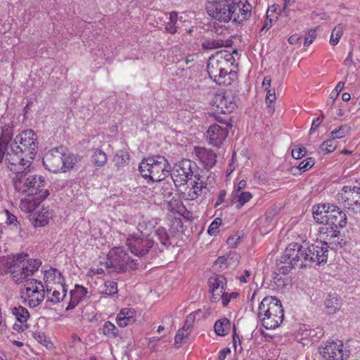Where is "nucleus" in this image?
<instances>
[{
	"instance_id": "nucleus-1",
	"label": "nucleus",
	"mask_w": 360,
	"mask_h": 360,
	"mask_svg": "<svg viewBox=\"0 0 360 360\" xmlns=\"http://www.w3.org/2000/svg\"><path fill=\"white\" fill-rule=\"evenodd\" d=\"M37 135L32 129H26L19 134L7 146L6 162H25L31 165L37 153Z\"/></svg>"
},
{
	"instance_id": "nucleus-2",
	"label": "nucleus",
	"mask_w": 360,
	"mask_h": 360,
	"mask_svg": "<svg viewBox=\"0 0 360 360\" xmlns=\"http://www.w3.org/2000/svg\"><path fill=\"white\" fill-rule=\"evenodd\" d=\"M6 162L8 168L13 173L11 176L13 187L15 192L21 195L37 194L44 188L46 181L41 175L29 174L31 165H25V162Z\"/></svg>"
},
{
	"instance_id": "nucleus-3",
	"label": "nucleus",
	"mask_w": 360,
	"mask_h": 360,
	"mask_svg": "<svg viewBox=\"0 0 360 360\" xmlns=\"http://www.w3.org/2000/svg\"><path fill=\"white\" fill-rule=\"evenodd\" d=\"M295 250L297 253L294 257V266L300 269L309 266L313 263H326L328 259V248L310 245L307 241L306 233L297 234L294 241V251Z\"/></svg>"
},
{
	"instance_id": "nucleus-4",
	"label": "nucleus",
	"mask_w": 360,
	"mask_h": 360,
	"mask_svg": "<svg viewBox=\"0 0 360 360\" xmlns=\"http://www.w3.org/2000/svg\"><path fill=\"white\" fill-rule=\"evenodd\" d=\"M233 53H237V51L234 50L231 52L229 50L223 49L217 51L209 58L207 65V73L210 79L219 85L231 84L229 69L235 63Z\"/></svg>"
},
{
	"instance_id": "nucleus-5",
	"label": "nucleus",
	"mask_w": 360,
	"mask_h": 360,
	"mask_svg": "<svg viewBox=\"0 0 360 360\" xmlns=\"http://www.w3.org/2000/svg\"><path fill=\"white\" fill-rule=\"evenodd\" d=\"M257 316L266 329H276L284 319L281 302L276 297H265L259 304Z\"/></svg>"
},
{
	"instance_id": "nucleus-6",
	"label": "nucleus",
	"mask_w": 360,
	"mask_h": 360,
	"mask_svg": "<svg viewBox=\"0 0 360 360\" xmlns=\"http://www.w3.org/2000/svg\"><path fill=\"white\" fill-rule=\"evenodd\" d=\"M169 162L163 156L143 160L139 166L141 176L153 181H160L165 179L169 174Z\"/></svg>"
},
{
	"instance_id": "nucleus-7",
	"label": "nucleus",
	"mask_w": 360,
	"mask_h": 360,
	"mask_svg": "<svg viewBox=\"0 0 360 360\" xmlns=\"http://www.w3.org/2000/svg\"><path fill=\"white\" fill-rule=\"evenodd\" d=\"M105 265L117 273L136 269L138 266L136 260L131 259L123 247H115L108 252Z\"/></svg>"
},
{
	"instance_id": "nucleus-8",
	"label": "nucleus",
	"mask_w": 360,
	"mask_h": 360,
	"mask_svg": "<svg viewBox=\"0 0 360 360\" xmlns=\"http://www.w3.org/2000/svg\"><path fill=\"white\" fill-rule=\"evenodd\" d=\"M197 164L189 160L184 159L176 166L172 174L173 181L176 187L184 186L188 181L193 180L198 174Z\"/></svg>"
},
{
	"instance_id": "nucleus-9",
	"label": "nucleus",
	"mask_w": 360,
	"mask_h": 360,
	"mask_svg": "<svg viewBox=\"0 0 360 360\" xmlns=\"http://www.w3.org/2000/svg\"><path fill=\"white\" fill-rule=\"evenodd\" d=\"M344 207L353 213H360V186H345L337 195Z\"/></svg>"
},
{
	"instance_id": "nucleus-10",
	"label": "nucleus",
	"mask_w": 360,
	"mask_h": 360,
	"mask_svg": "<svg viewBox=\"0 0 360 360\" xmlns=\"http://www.w3.org/2000/svg\"><path fill=\"white\" fill-rule=\"evenodd\" d=\"M25 302L30 307L39 305L45 297V287L41 281L36 279L27 280L24 285Z\"/></svg>"
},
{
	"instance_id": "nucleus-11",
	"label": "nucleus",
	"mask_w": 360,
	"mask_h": 360,
	"mask_svg": "<svg viewBox=\"0 0 360 360\" xmlns=\"http://www.w3.org/2000/svg\"><path fill=\"white\" fill-rule=\"evenodd\" d=\"M230 1L231 0H207L205 5L207 14L219 22H229L231 20Z\"/></svg>"
},
{
	"instance_id": "nucleus-12",
	"label": "nucleus",
	"mask_w": 360,
	"mask_h": 360,
	"mask_svg": "<svg viewBox=\"0 0 360 360\" xmlns=\"http://www.w3.org/2000/svg\"><path fill=\"white\" fill-rule=\"evenodd\" d=\"M292 0H283V10L281 11L278 5H272L266 11V18L262 28L259 30V35L262 36L272 27L279 15L288 16L291 12Z\"/></svg>"
},
{
	"instance_id": "nucleus-13",
	"label": "nucleus",
	"mask_w": 360,
	"mask_h": 360,
	"mask_svg": "<svg viewBox=\"0 0 360 360\" xmlns=\"http://www.w3.org/2000/svg\"><path fill=\"white\" fill-rule=\"evenodd\" d=\"M63 150L66 148L59 146L48 151L42 160L45 168L53 173L62 172Z\"/></svg>"
},
{
	"instance_id": "nucleus-14",
	"label": "nucleus",
	"mask_w": 360,
	"mask_h": 360,
	"mask_svg": "<svg viewBox=\"0 0 360 360\" xmlns=\"http://www.w3.org/2000/svg\"><path fill=\"white\" fill-rule=\"evenodd\" d=\"M343 344L339 342H327L324 347L320 348V353L326 360H346L349 352L343 349Z\"/></svg>"
},
{
	"instance_id": "nucleus-15",
	"label": "nucleus",
	"mask_w": 360,
	"mask_h": 360,
	"mask_svg": "<svg viewBox=\"0 0 360 360\" xmlns=\"http://www.w3.org/2000/svg\"><path fill=\"white\" fill-rule=\"evenodd\" d=\"M153 241L148 236H130L127 240V245L131 253L137 256L147 254L153 245Z\"/></svg>"
},
{
	"instance_id": "nucleus-16",
	"label": "nucleus",
	"mask_w": 360,
	"mask_h": 360,
	"mask_svg": "<svg viewBox=\"0 0 360 360\" xmlns=\"http://www.w3.org/2000/svg\"><path fill=\"white\" fill-rule=\"evenodd\" d=\"M230 4L232 21L240 23L250 16L252 6L247 0H231Z\"/></svg>"
},
{
	"instance_id": "nucleus-17",
	"label": "nucleus",
	"mask_w": 360,
	"mask_h": 360,
	"mask_svg": "<svg viewBox=\"0 0 360 360\" xmlns=\"http://www.w3.org/2000/svg\"><path fill=\"white\" fill-rule=\"evenodd\" d=\"M229 127L218 124H211L206 131V139L209 144L220 147L228 137Z\"/></svg>"
},
{
	"instance_id": "nucleus-18",
	"label": "nucleus",
	"mask_w": 360,
	"mask_h": 360,
	"mask_svg": "<svg viewBox=\"0 0 360 360\" xmlns=\"http://www.w3.org/2000/svg\"><path fill=\"white\" fill-rule=\"evenodd\" d=\"M212 105L217 113L229 114L234 110L236 104L230 96L221 91L214 94Z\"/></svg>"
},
{
	"instance_id": "nucleus-19",
	"label": "nucleus",
	"mask_w": 360,
	"mask_h": 360,
	"mask_svg": "<svg viewBox=\"0 0 360 360\" xmlns=\"http://www.w3.org/2000/svg\"><path fill=\"white\" fill-rule=\"evenodd\" d=\"M49 190L41 191L37 194H26L27 195L20 200V208L26 213L32 212L49 195Z\"/></svg>"
},
{
	"instance_id": "nucleus-20",
	"label": "nucleus",
	"mask_w": 360,
	"mask_h": 360,
	"mask_svg": "<svg viewBox=\"0 0 360 360\" xmlns=\"http://www.w3.org/2000/svg\"><path fill=\"white\" fill-rule=\"evenodd\" d=\"M179 188L184 198L193 200L201 194L204 188V182L200 176H195L193 180L188 181L184 186Z\"/></svg>"
},
{
	"instance_id": "nucleus-21",
	"label": "nucleus",
	"mask_w": 360,
	"mask_h": 360,
	"mask_svg": "<svg viewBox=\"0 0 360 360\" xmlns=\"http://www.w3.org/2000/svg\"><path fill=\"white\" fill-rule=\"evenodd\" d=\"M193 153L206 169L212 168L217 162V154L211 148L195 146Z\"/></svg>"
},
{
	"instance_id": "nucleus-22",
	"label": "nucleus",
	"mask_w": 360,
	"mask_h": 360,
	"mask_svg": "<svg viewBox=\"0 0 360 360\" xmlns=\"http://www.w3.org/2000/svg\"><path fill=\"white\" fill-rule=\"evenodd\" d=\"M43 280L46 288H51L53 285L65 283V279L61 272L53 267L43 271Z\"/></svg>"
},
{
	"instance_id": "nucleus-23",
	"label": "nucleus",
	"mask_w": 360,
	"mask_h": 360,
	"mask_svg": "<svg viewBox=\"0 0 360 360\" xmlns=\"http://www.w3.org/2000/svg\"><path fill=\"white\" fill-rule=\"evenodd\" d=\"M0 146L1 150L5 148V155H6V148L13 141V124L11 122L5 123L0 120Z\"/></svg>"
},
{
	"instance_id": "nucleus-24",
	"label": "nucleus",
	"mask_w": 360,
	"mask_h": 360,
	"mask_svg": "<svg viewBox=\"0 0 360 360\" xmlns=\"http://www.w3.org/2000/svg\"><path fill=\"white\" fill-rule=\"evenodd\" d=\"M136 311L133 308L126 307L120 309L116 316L117 324L122 328L134 323L136 319Z\"/></svg>"
},
{
	"instance_id": "nucleus-25",
	"label": "nucleus",
	"mask_w": 360,
	"mask_h": 360,
	"mask_svg": "<svg viewBox=\"0 0 360 360\" xmlns=\"http://www.w3.org/2000/svg\"><path fill=\"white\" fill-rule=\"evenodd\" d=\"M328 217V225L329 226L338 228H343L347 224V216L346 214L340 210L339 207L333 205V208L330 210Z\"/></svg>"
},
{
	"instance_id": "nucleus-26",
	"label": "nucleus",
	"mask_w": 360,
	"mask_h": 360,
	"mask_svg": "<svg viewBox=\"0 0 360 360\" xmlns=\"http://www.w3.org/2000/svg\"><path fill=\"white\" fill-rule=\"evenodd\" d=\"M332 208H333V205L330 204H322L314 206L312 208L314 219L319 224H328V215Z\"/></svg>"
},
{
	"instance_id": "nucleus-27",
	"label": "nucleus",
	"mask_w": 360,
	"mask_h": 360,
	"mask_svg": "<svg viewBox=\"0 0 360 360\" xmlns=\"http://www.w3.org/2000/svg\"><path fill=\"white\" fill-rule=\"evenodd\" d=\"M22 266L20 263V256H13V259L12 265H11L9 274L13 281L15 283H21L27 278L25 273L22 270Z\"/></svg>"
},
{
	"instance_id": "nucleus-28",
	"label": "nucleus",
	"mask_w": 360,
	"mask_h": 360,
	"mask_svg": "<svg viewBox=\"0 0 360 360\" xmlns=\"http://www.w3.org/2000/svg\"><path fill=\"white\" fill-rule=\"evenodd\" d=\"M192 320L191 315L188 316L184 326L177 330L174 338L176 345H181L188 340L190 333L193 328Z\"/></svg>"
},
{
	"instance_id": "nucleus-29",
	"label": "nucleus",
	"mask_w": 360,
	"mask_h": 360,
	"mask_svg": "<svg viewBox=\"0 0 360 360\" xmlns=\"http://www.w3.org/2000/svg\"><path fill=\"white\" fill-rule=\"evenodd\" d=\"M53 217V210L49 206H43L38 212L37 217L34 219L33 226L34 227H44L48 225Z\"/></svg>"
},
{
	"instance_id": "nucleus-30",
	"label": "nucleus",
	"mask_w": 360,
	"mask_h": 360,
	"mask_svg": "<svg viewBox=\"0 0 360 360\" xmlns=\"http://www.w3.org/2000/svg\"><path fill=\"white\" fill-rule=\"evenodd\" d=\"M86 288L76 285L75 288L70 292V300L66 307V310L73 309L86 296Z\"/></svg>"
},
{
	"instance_id": "nucleus-31",
	"label": "nucleus",
	"mask_w": 360,
	"mask_h": 360,
	"mask_svg": "<svg viewBox=\"0 0 360 360\" xmlns=\"http://www.w3.org/2000/svg\"><path fill=\"white\" fill-rule=\"evenodd\" d=\"M165 30L171 34H175L179 28V22L182 21V17L179 18L176 11H172L165 15Z\"/></svg>"
},
{
	"instance_id": "nucleus-32",
	"label": "nucleus",
	"mask_w": 360,
	"mask_h": 360,
	"mask_svg": "<svg viewBox=\"0 0 360 360\" xmlns=\"http://www.w3.org/2000/svg\"><path fill=\"white\" fill-rule=\"evenodd\" d=\"M47 297L53 303H58L63 300L66 295L67 289L65 283L53 285L51 288H46Z\"/></svg>"
},
{
	"instance_id": "nucleus-33",
	"label": "nucleus",
	"mask_w": 360,
	"mask_h": 360,
	"mask_svg": "<svg viewBox=\"0 0 360 360\" xmlns=\"http://www.w3.org/2000/svg\"><path fill=\"white\" fill-rule=\"evenodd\" d=\"M90 161L94 167L101 168L107 163L108 156L103 150L93 148L91 149Z\"/></svg>"
},
{
	"instance_id": "nucleus-34",
	"label": "nucleus",
	"mask_w": 360,
	"mask_h": 360,
	"mask_svg": "<svg viewBox=\"0 0 360 360\" xmlns=\"http://www.w3.org/2000/svg\"><path fill=\"white\" fill-rule=\"evenodd\" d=\"M20 263L22 266V269L25 271L26 277L32 275L36 272L41 265V261L38 259H23L20 256Z\"/></svg>"
},
{
	"instance_id": "nucleus-35",
	"label": "nucleus",
	"mask_w": 360,
	"mask_h": 360,
	"mask_svg": "<svg viewBox=\"0 0 360 360\" xmlns=\"http://www.w3.org/2000/svg\"><path fill=\"white\" fill-rule=\"evenodd\" d=\"M231 196L232 203L236 205L238 210L242 208L253 198L252 194L249 191L232 192Z\"/></svg>"
},
{
	"instance_id": "nucleus-36",
	"label": "nucleus",
	"mask_w": 360,
	"mask_h": 360,
	"mask_svg": "<svg viewBox=\"0 0 360 360\" xmlns=\"http://www.w3.org/2000/svg\"><path fill=\"white\" fill-rule=\"evenodd\" d=\"M214 328L217 335L225 336L231 330V322L228 319L222 318L215 322Z\"/></svg>"
},
{
	"instance_id": "nucleus-37",
	"label": "nucleus",
	"mask_w": 360,
	"mask_h": 360,
	"mask_svg": "<svg viewBox=\"0 0 360 360\" xmlns=\"http://www.w3.org/2000/svg\"><path fill=\"white\" fill-rule=\"evenodd\" d=\"M78 158L77 155L72 153H67L66 150H63L62 172L65 173L72 169L75 167Z\"/></svg>"
},
{
	"instance_id": "nucleus-38",
	"label": "nucleus",
	"mask_w": 360,
	"mask_h": 360,
	"mask_svg": "<svg viewBox=\"0 0 360 360\" xmlns=\"http://www.w3.org/2000/svg\"><path fill=\"white\" fill-rule=\"evenodd\" d=\"M11 314L17 321L21 323H26L30 318L28 310L22 306L14 307L11 309Z\"/></svg>"
},
{
	"instance_id": "nucleus-39",
	"label": "nucleus",
	"mask_w": 360,
	"mask_h": 360,
	"mask_svg": "<svg viewBox=\"0 0 360 360\" xmlns=\"http://www.w3.org/2000/svg\"><path fill=\"white\" fill-rule=\"evenodd\" d=\"M339 231L334 229L333 226L323 227L320 229V240L323 241L325 245H329V242L332 241L333 237H335V234H338Z\"/></svg>"
},
{
	"instance_id": "nucleus-40",
	"label": "nucleus",
	"mask_w": 360,
	"mask_h": 360,
	"mask_svg": "<svg viewBox=\"0 0 360 360\" xmlns=\"http://www.w3.org/2000/svg\"><path fill=\"white\" fill-rule=\"evenodd\" d=\"M103 334L108 338L115 339L120 337V333L115 325L111 321H105L102 328Z\"/></svg>"
},
{
	"instance_id": "nucleus-41",
	"label": "nucleus",
	"mask_w": 360,
	"mask_h": 360,
	"mask_svg": "<svg viewBox=\"0 0 360 360\" xmlns=\"http://www.w3.org/2000/svg\"><path fill=\"white\" fill-rule=\"evenodd\" d=\"M98 291L101 294L114 295L117 293V284L112 281H108L99 286Z\"/></svg>"
},
{
	"instance_id": "nucleus-42",
	"label": "nucleus",
	"mask_w": 360,
	"mask_h": 360,
	"mask_svg": "<svg viewBox=\"0 0 360 360\" xmlns=\"http://www.w3.org/2000/svg\"><path fill=\"white\" fill-rule=\"evenodd\" d=\"M325 304L328 313L331 314L336 313L340 308L338 299L335 295H329Z\"/></svg>"
},
{
	"instance_id": "nucleus-43",
	"label": "nucleus",
	"mask_w": 360,
	"mask_h": 360,
	"mask_svg": "<svg viewBox=\"0 0 360 360\" xmlns=\"http://www.w3.org/2000/svg\"><path fill=\"white\" fill-rule=\"evenodd\" d=\"M208 282L210 290H214V288L217 289L219 288L223 289V288H226V279L221 275H215L210 277Z\"/></svg>"
},
{
	"instance_id": "nucleus-44",
	"label": "nucleus",
	"mask_w": 360,
	"mask_h": 360,
	"mask_svg": "<svg viewBox=\"0 0 360 360\" xmlns=\"http://www.w3.org/2000/svg\"><path fill=\"white\" fill-rule=\"evenodd\" d=\"M13 259V256L11 255L0 257V276L9 273Z\"/></svg>"
},
{
	"instance_id": "nucleus-45",
	"label": "nucleus",
	"mask_w": 360,
	"mask_h": 360,
	"mask_svg": "<svg viewBox=\"0 0 360 360\" xmlns=\"http://www.w3.org/2000/svg\"><path fill=\"white\" fill-rule=\"evenodd\" d=\"M129 153L124 150H120L117 152L114 156L113 161L115 165L120 167L127 164L129 161Z\"/></svg>"
},
{
	"instance_id": "nucleus-46",
	"label": "nucleus",
	"mask_w": 360,
	"mask_h": 360,
	"mask_svg": "<svg viewBox=\"0 0 360 360\" xmlns=\"http://www.w3.org/2000/svg\"><path fill=\"white\" fill-rule=\"evenodd\" d=\"M344 26L342 24H338L333 30L330 38V44L332 46L337 45L343 34Z\"/></svg>"
},
{
	"instance_id": "nucleus-47",
	"label": "nucleus",
	"mask_w": 360,
	"mask_h": 360,
	"mask_svg": "<svg viewBox=\"0 0 360 360\" xmlns=\"http://www.w3.org/2000/svg\"><path fill=\"white\" fill-rule=\"evenodd\" d=\"M315 164V161L312 158H307L302 162H300L298 165L294 164V167H296L298 170V174L301 175L303 172L311 169Z\"/></svg>"
},
{
	"instance_id": "nucleus-48",
	"label": "nucleus",
	"mask_w": 360,
	"mask_h": 360,
	"mask_svg": "<svg viewBox=\"0 0 360 360\" xmlns=\"http://www.w3.org/2000/svg\"><path fill=\"white\" fill-rule=\"evenodd\" d=\"M33 337L39 343L46 347L47 349H51L53 346L50 338L43 332L37 331L34 333Z\"/></svg>"
},
{
	"instance_id": "nucleus-49",
	"label": "nucleus",
	"mask_w": 360,
	"mask_h": 360,
	"mask_svg": "<svg viewBox=\"0 0 360 360\" xmlns=\"http://www.w3.org/2000/svg\"><path fill=\"white\" fill-rule=\"evenodd\" d=\"M350 127L347 124H343L335 129L330 132V137L336 139H342L346 136L350 131Z\"/></svg>"
},
{
	"instance_id": "nucleus-50",
	"label": "nucleus",
	"mask_w": 360,
	"mask_h": 360,
	"mask_svg": "<svg viewBox=\"0 0 360 360\" xmlns=\"http://www.w3.org/2000/svg\"><path fill=\"white\" fill-rule=\"evenodd\" d=\"M310 328L306 325H300L299 328L297 329V334L296 335L295 339L299 343H302L303 345L305 344L302 342L301 341L303 340H306L309 336H310Z\"/></svg>"
},
{
	"instance_id": "nucleus-51",
	"label": "nucleus",
	"mask_w": 360,
	"mask_h": 360,
	"mask_svg": "<svg viewBox=\"0 0 360 360\" xmlns=\"http://www.w3.org/2000/svg\"><path fill=\"white\" fill-rule=\"evenodd\" d=\"M337 147V142L335 139L330 136V139L323 142L320 146V150L326 153L333 152Z\"/></svg>"
},
{
	"instance_id": "nucleus-52",
	"label": "nucleus",
	"mask_w": 360,
	"mask_h": 360,
	"mask_svg": "<svg viewBox=\"0 0 360 360\" xmlns=\"http://www.w3.org/2000/svg\"><path fill=\"white\" fill-rule=\"evenodd\" d=\"M155 236L162 245H167L169 244V238L165 228H158L155 231Z\"/></svg>"
},
{
	"instance_id": "nucleus-53",
	"label": "nucleus",
	"mask_w": 360,
	"mask_h": 360,
	"mask_svg": "<svg viewBox=\"0 0 360 360\" xmlns=\"http://www.w3.org/2000/svg\"><path fill=\"white\" fill-rule=\"evenodd\" d=\"M221 219L219 217L215 218L208 227L207 233L210 236H215L218 233L219 228L221 224Z\"/></svg>"
},
{
	"instance_id": "nucleus-54",
	"label": "nucleus",
	"mask_w": 360,
	"mask_h": 360,
	"mask_svg": "<svg viewBox=\"0 0 360 360\" xmlns=\"http://www.w3.org/2000/svg\"><path fill=\"white\" fill-rule=\"evenodd\" d=\"M316 38V29H310L305 34L303 45L304 46H309L311 44Z\"/></svg>"
},
{
	"instance_id": "nucleus-55",
	"label": "nucleus",
	"mask_w": 360,
	"mask_h": 360,
	"mask_svg": "<svg viewBox=\"0 0 360 360\" xmlns=\"http://www.w3.org/2000/svg\"><path fill=\"white\" fill-rule=\"evenodd\" d=\"M292 248L290 247V245L285 248V251L281 256V259L278 262L280 263H292Z\"/></svg>"
},
{
	"instance_id": "nucleus-56",
	"label": "nucleus",
	"mask_w": 360,
	"mask_h": 360,
	"mask_svg": "<svg viewBox=\"0 0 360 360\" xmlns=\"http://www.w3.org/2000/svg\"><path fill=\"white\" fill-rule=\"evenodd\" d=\"M278 266V271L279 274H283V275H288L289 274L291 271L292 270V263L285 262L284 263H280L278 262L277 264Z\"/></svg>"
},
{
	"instance_id": "nucleus-57",
	"label": "nucleus",
	"mask_w": 360,
	"mask_h": 360,
	"mask_svg": "<svg viewBox=\"0 0 360 360\" xmlns=\"http://www.w3.org/2000/svg\"><path fill=\"white\" fill-rule=\"evenodd\" d=\"M225 288H223V289H221V288L217 289L214 288V290H210L212 294L211 301L214 303L219 302L225 292Z\"/></svg>"
},
{
	"instance_id": "nucleus-58",
	"label": "nucleus",
	"mask_w": 360,
	"mask_h": 360,
	"mask_svg": "<svg viewBox=\"0 0 360 360\" xmlns=\"http://www.w3.org/2000/svg\"><path fill=\"white\" fill-rule=\"evenodd\" d=\"M345 244L343 238L341 237L340 232L338 234H335V237H333L332 241L329 242V245H331V248H337L338 247L342 248Z\"/></svg>"
},
{
	"instance_id": "nucleus-59",
	"label": "nucleus",
	"mask_w": 360,
	"mask_h": 360,
	"mask_svg": "<svg viewBox=\"0 0 360 360\" xmlns=\"http://www.w3.org/2000/svg\"><path fill=\"white\" fill-rule=\"evenodd\" d=\"M266 103L268 107H271L276 100V91L274 89L267 91L266 93Z\"/></svg>"
},
{
	"instance_id": "nucleus-60",
	"label": "nucleus",
	"mask_w": 360,
	"mask_h": 360,
	"mask_svg": "<svg viewBox=\"0 0 360 360\" xmlns=\"http://www.w3.org/2000/svg\"><path fill=\"white\" fill-rule=\"evenodd\" d=\"M5 212L7 216L6 224L8 225H13L14 226H15L17 228L19 225V223L17 220V217L14 214H11L7 210H6Z\"/></svg>"
},
{
	"instance_id": "nucleus-61",
	"label": "nucleus",
	"mask_w": 360,
	"mask_h": 360,
	"mask_svg": "<svg viewBox=\"0 0 360 360\" xmlns=\"http://www.w3.org/2000/svg\"><path fill=\"white\" fill-rule=\"evenodd\" d=\"M240 241V236L238 235H233L229 236L226 240L228 245L231 248H236Z\"/></svg>"
},
{
	"instance_id": "nucleus-62",
	"label": "nucleus",
	"mask_w": 360,
	"mask_h": 360,
	"mask_svg": "<svg viewBox=\"0 0 360 360\" xmlns=\"http://www.w3.org/2000/svg\"><path fill=\"white\" fill-rule=\"evenodd\" d=\"M221 113H217L215 111H214L211 116L214 118V120L218 122L219 123L223 124L226 127H229V129L231 128V124L229 123V122L224 118L221 117L220 115Z\"/></svg>"
},
{
	"instance_id": "nucleus-63",
	"label": "nucleus",
	"mask_w": 360,
	"mask_h": 360,
	"mask_svg": "<svg viewBox=\"0 0 360 360\" xmlns=\"http://www.w3.org/2000/svg\"><path fill=\"white\" fill-rule=\"evenodd\" d=\"M344 65L349 68L356 67V63L353 58V51L352 50L349 52L347 57L344 60Z\"/></svg>"
},
{
	"instance_id": "nucleus-64",
	"label": "nucleus",
	"mask_w": 360,
	"mask_h": 360,
	"mask_svg": "<svg viewBox=\"0 0 360 360\" xmlns=\"http://www.w3.org/2000/svg\"><path fill=\"white\" fill-rule=\"evenodd\" d=\"M309 333H310L309 337H311V338H316L318 339L321 338L324 334L323 329L319 327H316L314 329L310 328Z\"/></svg>"
}]
</instances>
